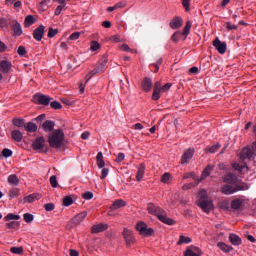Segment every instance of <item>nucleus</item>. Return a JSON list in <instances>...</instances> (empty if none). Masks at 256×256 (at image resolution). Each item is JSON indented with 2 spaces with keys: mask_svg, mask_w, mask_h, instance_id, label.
Returning a JSON list of instances; mask_svg holds the SVG:
<instances>
[{
  "mask_svg": "<svg viewBox=\"0 0 256 256\" xmlns=\"http://www.w3.org/2000/svg\"><path fill=\"white\" fill-rule=\"evenodd\" d=\"M126 205L127 202H125L123 199H117L110 206V211H117V209H122V207H125Z\"/></svg>",
  "mask_w": 256,
  "mask_h": 256,
  "instance_id": "19",
  "label": "nucleus"
},
{
  "mask_svg": "<svg viewBox=\"0 0 256 256\" xmlns=\"http://www.w3.org/2000/svg\"><path fill=\"white\" fill-rule=\"evenodd\" d=\"M63 7H65V2H62V5H59V6L55 9V15H61V11H63Z\"/></svg>",
  "mask_w": 256,
  "mask_h": 256,
  "instance_id": "59",
  "label": "nucleus"
},
{
  "mask_svg": "<svg viewBox=\"0 0 256 256\" xmlns=\"http://www.w3.org/2000/svg\"><path fill=\"white\" fill-rule=\"evenodd\" d=\"M228 239L231 245H233L234 247H239V245L243 243V240L241 239V237H239L237 234H234V233H231Z\"/></svg>",
  "mask_w": 256,
  "mask_h": 256,
  "instance_id": "18",
  "label": "nucleus"
},
{
  "mask_svg": "<svg viewBox=\"0 0 256 256\" xmlns=\"http://www.w3.org/2000/svg\"><path fill=\"white\" fill-rule=\"evenodd\" d=\"M101 47V45L99 44V42L97 41H92L91 42V51H97L99 48Z\"/></svg>",
  "mask_w": 256,
  "mask_h": 256,
  "instance_id": "54",
  "label": "nucleus"
},
{
  "mask_svg": "<svg viewBox=\"0 0 256 256\" xmlns=\"http://www.w3.org/2000/svg\"><path fill=\"white\" fill-rule=\"evenodd\" d=\"M163 87L161 86V82L157 81L154 84V91H162Z\"/></svg>",
  "mask_w": 256,
  "mask_h": 256,
  "instance_id": "63",
  "label": "nucleus"
},
{
  "mask_svg": "<svg viewBox=\"0 0 256 256\" xmlns=\"http://www.w3.org/2000/svg\"><path fill=\"white\" fill-rule=\"evenodd\" d=\"M63 205L64 207H69L70 205H73V198H71V196H66L63 199Z\"/></svg>",
  "mask_w": 256,
  "mask_h": 256,
  "instance_id": "41",
  "label": "nucleus"
},
{
  "mask_svg": "<svg viewBox=\"0 0 256 256\" xmlns=\"http://www.w3.org/2000/svg\"><path fill=\"white\" fill-rule=\"evenodd\" d=\"M20 190L18 188H13L9 191L10 199H15V197H19Z\"/></svg>",
  "mask_w": 256,
  "mask_h": 256,
  "instance_id": "39",
  "label": "nucleus"
},
{
  "mask_svg": "<svg viewBox=\"0 0 256 256\" xmlns=\"http://www.w3.org/2000/svg\"><path fill=\"white\" fill-rule=\"evenodd\" d=\"M141 87H142L143 91H145V93H149V91H151V89H153V80H151V78H149V77H145L142 80Z\"/></svg>",
  "mask_w": 256,
  "mask_h": 256,
  "instance_id": "15",
  "label": "nucleus"
},
{
  "mask_svg": "<svg viewBox=\"0 0 256 256\" xmlns=\"http://www.w3.org/2000/svg\"><path fill=\"white\" fill-rule=\"evenodd\" d=\"M192 25H193V22H191L190 20H188V21L186 22V25H185V27H184V29H183V33H182V35H184L185 39H186V37L189 35V33H190V31H191Z\"/></svg>",
  "mask_w": 256,
  "mask_h": 256,
  "instance_id": "32",
  "label": "nucleus"
},
{
  "mask_svg": "<svg viewBox=\"0 0 256 256\" xmlns=\"http://www.w3.org/2000/svg\"><path fill=\"white\" fill-rule=\"evenodd\" d=\"M122 235L126 241L127 247H131V245L135 243V236H133V232L131 230L124 228Z\"/></svg>",
  "mask_w": 256,
  "mask_h": 256,
  "instance_id": "10",
  "label": "nucleus"
},
{
  "mask_svg": "<svg viewBox=\"0 0 256 256\" xmlns=\"http://www.w3.org/2000/svg\"><path fill=\"white\" fill-rule=\"evenodd\" d=\"M8 183L10 185H19V178L17 177V175L12 174L8 177Z\"/></svg>",
  "mask_w": 256,
  "mask_h": 256,
  "instance_id": "37",
  "label": "nucleus"
},
{
  "mask_svg": "<svg viewBox=\"0 0 256 256\" xmlns=\"http://www.w3.org/2000/svg\"><path fill=\"white\" fill-rule=\"evenodd\" d=\"M19 225H21L19 222L17 221H12L6 224L8 229H17L19 228Z\"/></svg>",
  "mask_w": 256,
  "mask_h": 256,
  "instance_id": "45",
  "label": "nucleus"
},
{
  "mask_svg": "<svg viewBox=\"0 0 256 256\" xmlns=\"http://www.w3.org/2000/svg\"><path fill=\"white\" fill-rule=\"evenodd\" d=\"M182 5L185 9V11H189V7L191 5V0H181Z\"/></svg>",
  "mask_w": 256,
  "mask_h": 256,
  "instance_id": "57",
  "label": "nucleus"
},
{
  "mask_svg": "<svg viewBox=\"0 0 256 256\" xmlns=\"http://www.w3.org/2000/svg\"><path fill=\"white\" fill-rule=\"evenodd\" d=\"M148 213L155 215L165 225H175V220L167 217V212L154 204H148Z\"/></svg>",
  "mask_w": 256,
  "mask_h": 256,
  "instance_id": "2",
  "label": "nucleus"
},
{
  "mask_svg": "<svg viewBox=\"0 0 256 256\" xmlns=\"http://www.w3.org/2000/svg\"><path fill=\"white\" fill-rule=\"evenodd\" d=\"M12 67H13V64L9 60H1L0 61V73L7 75V73H9V71H11Z\"/></svg>",
  "mask_w": 256,
  "mask_h": 256,
  "instance_id": "14",
  "label": "nucleus"
},
{
  "mask_svg": "<svg viewBox=\"0 0 256 256\" xmlns=\"http://www.w3.org/2000/svg\"><path fill=\"white\" fill-rule=\"evenodd\" d=\"M11 253H14V255H22L23 254V247H12L10 249Z\"/></svg>",
  "mask_w": 256,
  "mask_h": 256,
  "instance_id": "43",
  "label": "nucleus"
},
{
  "mask_svg": "<svg viewBox=\"0 0 256 256\" xmlns=\"http://www.w3.org/2000/svg\"><path fill=\"white\" fill-rule=\"evenodd\" d=\"M57 33H59L58 29H53V28L50 27L49 31H48L49 39H53V37H55V35H57Z\"/></svg>",
  "mask_w": 256,
  "mask_h": 256,
  "instance_id": "49",
  "label": "nucleus"
},
{
  "mask_svg": "<svg viewBox=\"0 0 256 256\" xmlns=\"http://www.w3.org/2000/svg\"><path fill=\"white\" fill-rule=\"evenodd\" d=\"M33 23H35V18L33 17V15L26 16L24 20V27H31Z\"/></svg>",
  "mask_w": 256,
  "mask_h": 256,
  "instance_id": "33",
  "label": "nucleus"
},
{
  "mask_svg": "<svg viewBox=\"0 0 256 256\" xmlns=\"http://www.w3.org/2000/svg\"><path fill=\"white\" fill-rule=\"evenodd\" d=\"M191 243V238L187 237V236H184V235H181L179 237V240L177 242V245H183V244H189Z\"/></svg>",
  "mask_w": 256,
  "mask_h": 256,
  "instance_id": "35",
  "label": "nucleus"
},
{
  "mask_svg": "<svg viewBox=\"0 0 256 256\" xmlns=\"http://www.w3.org/2000/svg\"><path fill=\"white\" fill-rule=\"evenodd\" d=\"M120 49L122 50V51H126L127 53H133V50L131 49V48H129V45H127V44H123L121 47H120Z\"/></svg>",
  "mask_w": 256,
  "mask_h": 256,
  "instance_id": "62",
  "label": "nucleus"
},
{
  "mask_svg": "<svg viewBox=\"0 0 256 256\" xmlns=\"http://www.w3.org/2000/svg\"><path fill=\"white\" fill-rule=\"evenodd\" d=\"M50 184L51 187L57 188V186L59 185V183L57 182V176L53 175L50 177Z\"/></svg>",
  "mask_w": 256,
  "mask_h": 256,
  "instance_id": "51",
  "label": "nucleus"
},
{
  "mask_svg": "<svg viewBox=\"0 0 256 256\" xmlns=\"http://www.w3.org/2000/svg\"><path fill=\"white\" fill-rule=\"evenodd\" d=\"M83 199H85L86 201H91V199L93 198V192H85L84 194H82Z\"/></svg>",
  "mask_w": 256,
  "mask_h": 256,
  "instance_id": "53",
  "label": "nucleus"
},
{
  "mask_svg": "<svg viewBox=\"0 0 256 256\" xmlns=\"http://www.w3.org/2000/svg\"><path fill=\"white\" fill-rule=\"evenodd\" d=\"M25 131H28V133H35L37 131V124L33 122H28L24 125Z\"/></svg>",
  "mask_w": 256,
  "mask_h": 256,
  "instance_id": "31",
  "label": "nucleus"
},
{
  "mask_svg": "<svg viewBox=\"0 0 256 256\" xmlns=\"http://www.w3.org/2000/svg\"><path fill=\"white\" fill-rule=\"evenodd\" d=\"M21 219L20 215H15L13 213H9L7 216L4 217L5 221H19Z\"/></svg>",
  "mask_w": 256,
  "mask_h": 256,
  "instance_id": "36",
  "label": "nucleus"
},
{
  "mask_svg": "<svg viewBox=\"0 0 256 256\" xmlns=\"http://www.w3.org/2000/svg\"><path fill=\"white\" fill-rule=\"evenodd\" d=\"M12 123L15 127H25V119H21V118H14L12 120Z\"/></svg>",
  "mask_w": 256,
  "mask_h": 256,
  "instance_id": "34",
  "label": "nucleus"
},
{
  "mask_svg": "<svg viewBox=\"0 0 256 256\" xmlns=\"http://www.w3.org/2000/svg\"><path fill=\"white\" fill-rule=\"evenodd\" d=\"M81 33L79 32H74L70 35L69 39L70 41H77V39H79Z\"/></svg>",
  "mask_w": 256,
  "mask_h": 256,
  "instance_id": "58",
  "label": "nucleus"
},
{
  "mask_svg": "<svg viewBox=\"0 0 256 256\" xmlns=\"http://www.w3.org/2000/svg\"><path fill=\"white\" fill-rule=\"evenodd\" d=\"M44 208L46 211H53V209H55V204L53 203H47L44 205Z\"/></svg>",
  "mask_w": 256,
  "mask_h": 256,
  "instance_id": "61",
  "label": "nucleus"
},
{
  "mask_svg": "<svg viewBox=\"0 0 256 256\" xmlns=\"http://www.w3.org/2000/svg\"><path fill=\"white\" fill-rule=\"evenodd\" d=\"M109 229V225L107 224H95L92 226V233H103V231H107Z\"/></svg>",
  "mask_w": 256,
  "mask_h": 256,
  "instance_id": "20",
  "label": "nucleus"
},
{
  "mask_svg": "<svg viewBox=\"0 0 256 256\" xmlns=\"http://www.w3.org/2000/svg\"><path fill=\"white\" fill-rule=\"evenodd\" d=\"M127 3L125 1H121L116 3L114 6H110L107 8L108 13H112V11H117V9H123Z\"/></svg>",
  "mask_w": 256,
  "mask_h": 256,
  "instance_id": "28",
  "label": "nucleus"
},
{
  "mask_svg": "<svg viewBox=\"0 0 256 256\" xmlns=\"http://www.w3.org/2000/svg\"><path fill=\"white\" fill-rule=\"evenodd\" d=\"M231 209H234V211H241L243 209V200L236 198L231 202Z\"/></svg>",
  "mask_w": 256,
  "mask_h": 256,
  "instance_id": "23",
  "label": "nucleus"
},
{
  "mask_svg": "<svg viewBox=\"0 0 256 256\" xmlns=\"http://www.w3.org/2000/svg\"><path fill=\"white\" fill-rule=\"evenodd\" d=\"M239 27L231 22H226V29L227 31H237Z\"/></svg>",
  "mask_w": 256,
  "mask_h": 256,
  "instance_id": "47",
  "label": "nucleus"
},
{
  "mask_svg": "<svg viewBox=\"0 0 256 256\" xmlns=\"http://www.w3.org/2000/svg\"><path fill=\"white\" fill-rule=\"evenodd\" d=\"M42 129L46 132V133H51V131H53V129H55V122L51 121V120H46L43 124H42Z\"/></svg>",
  "mask_w": 256,
  "mask_h": 256,
  "instance_id": "21",
  "label": "nucleus"
},
{
  "mask_svg": "<svg viewBox=\"0 0 256 256\" xmlns=\"http://www.w3.org/2000/svg\"><path fill=\"white\" fill-rule=\"evenodd\" d=\"M50 107L52 108V109H62V105H61V103L59 102V101H52L51 103H50Z\"/></svg>",
  "mask_w": 256,
  "mask_h": 256,
  "instance_id": "50",
  "label": "nucleus"
},
{
  "mask_svg": "<svg viewBox=\"0 0 256 256\" xmlns=\"http://www.w3.org/2000/svg\"><path fill=\"white\" fill-rule=\"evenodd\" d=\"M107 175H109V169L103 168L101 171L100 179H102V180L105 179L107 177Z\"/></svg>",
  "mask_w": 256,
  "mask_h": 256,
  "instance_id": "60",
  "label": "nucleus"
},
{
  "mask_svg": "<svg viewBox=\"0 0 256 256\" xmlns=\"http://www.w3.org/2000/svg\"><path fill=\"white\" fill-rule=\"evenodd\" d=\"M198 206L204 211V213H211L213 211V201L209 199L207 191L201 190L199 192Z\"/></svg>",
  "mask_w": 256,
  "mask_h": 256,
  "instance_id": "4",
  "label": "nucleus"
},
{
  "mask_svg": "<svg viewBox=\"0 0 256 256\" xmlns=\"http://www.w3.org/2000/svg\"><path fill=\"white\" fill-rule=\"evenodd\" d=\"M64 140L65 134L62 130H55L48 136V143L53 149H61Z\"/></svg>",
  "mask_w": 256,
  "mask_h": 256,
  "instance_id": "3",
  "label": "nucleus"
},
{
  "mask_svg": "<svg viewBox=\"0 0 256 256\" xmlns=\"http://www.w3.org/2000/svg\"><path fill=\"white\" fill-rule=\"evenodd\" d=\"M219 149H221V144L217 143L213 146H211L210 148H208L209 153H217V151H219Z\"/></svg>",
  "mask_w": 256,
  "mask_h": 256,
  "instance_id": "46",
  "label": "nucleus"
},
{
  "mask_svg": "<svg viewBox=\"0 0 256 256\" xmlns=\"http://www.w3.org/2000/svg\"><path fill=\"white\" fill-rule=\"evenodd\" d=\"M215 169L214 165L208 164L202 172L201 179H207L211 175V171Z\"/></svg>",
  "mask_w": 256,
  "mask_h": 256,
  "instance_id": "25",
  "label": "nucleus"
},
{
  "mask_svg": "<svg viewBox=\"0 0 256 256\" xmlns=\"http://www.w3.org/2000/svg\"><path fill=\"white\" fill-rule=\"evenodd\" d=\"M85 217H87V212H80L79 214H77L76 216H74L71 221H70V225L71 227H77V225H79L81 222H83V220L85 219Z\"/></svg>",
  "mask_w": 256,
  "mask_h": 256,
  "instance_id": "11",
  "label": "nucleus"
},
{
  "mask_svg": "<svg viewBox=\"0 0 256 256\" xmlns=\"http://www.w3.org/2000/svg\"><path fill=\"white\" fill-rule=\"evenodd\" d=\"M107 61H108L107 55H104L101 58L100 63L96 68L100 73H103V71H105V67H107Z\"/></svg>",
  "mask_w": 256,
  "mask_h": 256,
  "instance_id": "26",
  "label": "nucleus"
},
{
  "mask_svg": "<svg viewBox=\"0 0 256 256\" xmlns=\"http://www.w3.org/2000/svg\"><path fill=\"white\" fill-rule=\"evenodd\" d=\"M220 209H224L225 211L229 210V200H223L219 202Z\"/></svg>",
  "mask_w": 256,
  "mask_h": 256,
  "instance_id": "44",
  "label": "nucleus"
},
{
  "mask_svg": "<svg viewBox=\"0 0 256 256\" xmlns=\"http://www.w3.org/2000/svg\"><path fill=\"white\" fill-rule=\"evenodd\" d=\"M2 155L3 157H12L13 156V151H11L9 148H4L2 150Z\"/></svg>",
  "mask_w": 256,
  "mask_h": 256,
  "instance_id": "52",
  "label": "nucleus"
},
{
  "mask_svg": "<svg viewBox=\"0 0 256 256\" xmlns=\"http://www.w3.org/2000/svg\"><path fill=\"white\" fill-rule=\"evenodd\" d=\"M222 180L223 183H228V185H237L238 178L237 175L229 172L222 177Z\"/></svg>",
  "mask_w": 256,
  "mask_h": 256,
  "instance_id": "12",
  "label": "nucleus"
},
{
  "mask_svg": "<svg viewBox=\"0 0 256 256\" xmlns=\"http://www.w3.org/2000/svg\"><path fill=\"white\" fill-rule=\"evenodd\" d=\"M23 217H24V221H25L26 223H33V219H35V217L33 216V214H30V213H25V214L23 215Z\"/></svg>",
  "mask_w": 256,
  "mask_h": 256,
  "instance_id": "42",
  "label": "nucleus"
},
{
  "mask_svg": "<svg viewBox=\"0 0 256 256\" xmlns=\"http://www.w3.org/2000/svg\"><path fill=\"white\" fill-rule=\"evenodd\" d=\"M217 247H219L223 253H231V251H233L232 246L225 244V242H218Z\"/></svg>",
  "mask_w": 256,
  "mask_h": 256,
  "instance_id": "29",
  "label": "nucleus"
},
{
  "mask_svg": "<svg viewBox=\"0 0 256 256\" xmlns=\"http://www.w3.org/2000/svg\"><path fill=\"white\" fill-rule=\"evenodd\" d=\"M17 53L18 55H20V57H23L24 55H27V50L25 49L24 46H19Z\"/></svg>",
  "mask_w": 256,
  "mask_h": 256,
  "instance_id": "55",
  "label": "nucleus"
},
{
  "mask_svg": "<svg viewBox=\"0 0 256 256\" xmlns=\"http://www.w3.org/2000/svg\"><path fill=\"white\" fill-rule=\"evenodd\" d=\"M11 137L17 143H21V141H23V133H21L19 130L12 131Z\"/></svg>",
  "mask_w": 256,
  "mask_h": 256,
  "instance_id": "27",
  "label": "nucleus"
},
{
  "mask_svg": "<svg viewBox=\"0 0 256 256\" xmlns=\"http://www.w3.org/2000/svg\"><path fill=\"white\" fill-rule=\"evenodd\" d=\"M213 47H215L216 51L220 53V55H225L227 51V42H221L219 37H216L212 42Z\"/></svg>",
  "mask_w": 256,
  "mask_h": 256,
  "instance_id": "8",
  "label": "nucleus"
},
{
  "mask_svg": "<svg viewBox=\"0 0 256 256\" xmlns=\"http://www.w3.org/2000/svg\"><path fill=\"white\" fill-rule=\"evenodd\" d=\"M12 29L16 37H21V35H23V28L21 27V24L19 22L14 21L12 24Z\"/></svg>",
  "mask_w": 256,
  "mask_h": 256,
  "instance_id": "22",
  "label": "nucleus"
},
{
  "mask_svg": "<svg viewBox=\"0 0 256 256\" xmlns=\"http://www.w3.org/2000/svg\"><path fill=\"white\" fill-rule=\"evenodd\" d=\"M52 100L53 98L41 93H37L33 96V102L36 103V105H44L45 107H47Z\"/></svg>",
  "mask_w": 256,
  "mask_h": 256,
  "instance_id": "7",
  "label": "nucleus"
},
{
  "mask_svg": "<svg viewBox=\"0 0 256 256\" xmlns=\"http://www.w3.org/2000/svg\"><path fill=\"white\" fill-rule=\"evenodd\" d=\"M136 230L142 235L143 237H151L155 231L153 228H148L145 222H138L136 224Z\"/></svg>",
  "mask_w": 256,
  "mask_h": 256,
  "instance_id": "6",
  "label": "nucleus"
},
{
  "mask_svg": "<svg viewBox=\"0 0 256 256\" xmlns=\"http://www.w3.org/2000/svg\"><path fill=\"white\" fill-rule=\"evenodd\" d=\"M255 156H256V153L253 150L252 146L244 147L239 154L240 162L234 163L232 165L233 169H235V171H243V169H247V162L245 161H251V159H253V157Z\"/></svg>",
  "mask_w": 256,
  "mask_h": 256,
  "instance_id": "1",
  "label": "nucleus"
},
{
  "mask_svg": "<svg viewBox=\"0 0 256 256\" xmlns=\"http://www.w3.org/2000/svg\"><path fill=\"white\" fill-rule=\"evenodd\" d=\"M183 34L179 31L175 32L172 36H171V40L174 42V43H179V39H181V36Z\"/></svg>",
  "mask_w": 256,
  "mask_h": 256,
  "instance_id": "40",
  "label": "nucleus"
},
{
  "mask_svg": "<svg viewBox=\"0 0 256 256\" xmlns=\"http://www.w3.org/2000/svg\"><path fill=\"white\" fill-rule=\"evenodd\" d=\"M33 37L35 41H41L45 37V26L40 25L33 31Z\"/></svg>",
  "mask_w": 256,
  "mask_h": 256,
  "instance_id": "13",
  "label": "nucleus"
},
{
  "mask_svg": "<svg viewBox=\"0 0 256 256\" xmlns=\"http://www.w3.org/2000/svg\"><path fill=\"white\" fill-rule=\"evenodd\" d=\"M35 199L39 200V195L30 194L24 198V201H26L27 203H33V201H35Z\"/></svg>",
  "mask_w": 256,
  "mask_h": 256,
  "instance_id": "38",
  "label": "nucleus"
},
{
  "mask_svg": "<svg viewBox=\"0 0 256 256\" xmlns=\"http://www.w3.org/2000/svg\"><path fill=\"white\" fill-rule=\"evenodd\" d=\"M246 189H249V187H247L245 183L225 184L222 186L221 191L223 195H233V193H237V191H246Z\"/></svg>",
  "mask_w": 256,
  "mask_h": 256,
  "instance_id": "5",
  "label": "nucleus"
},
{
  "mask_svg": "<svg viewBox=\"0 0 256 256\" xmlns=\"http://www.w3.org/2000/svg\"><path fill=\"white\" fill-rule=\"evenodd\" d=\"M184 256H201V249H199V247L190 246L184 252Z\"/></svg>",
  "mask_w": 256,
  "mask_h": 256,
  "instance_id": "17",
  "label": "nucleus"
},
{
  "mask_svg": "<svg viewBox=\"0 0 256 256\" xmlns=\"http://www.w3.org/2000/svg\"><path fill=\"white\" fill-rule=\"evenodd\" d=\"M32 148L34 151H39V153H43L45 149V138L43 136L37 137L32 143Z\"/></svg>",
  "mask_w": 256,
  "mask_h": 256,
  "instance_id": "9",
  "label": "nucleus"
},
{
  "mask_svg": "<svg viewBox=\"0 0 256 256\" xmlns=\"http://www.w3.org/2000/svg\"><path fill=\"white\" fill-rule=\"evenodd\" d=\"M152 99L153 101H159L161 99V91L153 90Z\"/></svg>",
  "mask_w": 256,
  "mask_h": 256,
  "instance_id": "48",
  "label": "nucleus"
},
{
  "mask_svg": "<svg viewBox=\"0 0 256 256\" xmlns=\"http://www.w3.org/2000/svg\"><path fill=\"white\" fill-rule=\"evenodd\" d=\"M145 175V164H140L138 167L136 180L141 181Z\"/></svg>",
  "mask_w": 256,
  "mask_h": 256,
  "instance_id": "30",
  "label": "nucleus"
},
{
  "mask_svg": "<svg viewBox=\"0 0 256 256\" xmlns=\"http://www.w3.org/2000/svg\"><path fill=\"white\" fill-rule=\"evenodd\" d=\"M124 160H125V154L119 153L117 158H116V162L121 163V161H124Z\"/></svg>",
  "mask_w": 256,
  "mask_h": 256,
  "instance_id": "64",
  "label": "nucleus"
},
{
  "mask_svg": "<svg viewBox=\"0 0 256 256\" xmlns=\"http://www.w3.org/2000/svg\"><path fill=\"white\" fill-rule=\"evenodd\" d=\"M169 25L171 29H181L183 26V18L176 16L170 21Z\"/></svg>",
  "mask_w": 256,
  "mask_h": 256,
  "instance_id": "16",
  "label": "nucleus"
},
{
  "mask_svg": "<svg viewBox=\"0 0 256 256\" xmlns=\"http://www.w3.org/2000/svg\"><path fill=\"white\" fill-rule=\"evenodd\" d=\"M169 179H171V174L169 173H164L161 177L162 183H169Z\"/></svg>",
  "mask_w": 256,
  "mask_h": 256,
  "instance_id": "56",
  "label": "nucleus"
},
{
  "mask_svg": "<svg viewBox=\"0 0 256 256\" xmlns=\"http://www.w3.org/2000/svg\"><path fill=\"white\" fill-rule=\"evenodd\" d=\"M193 153H194L193 149H188L185 151L181 159L182 165H184V163H188V161L193 158Z\"/></svg>",
  "mask_w": 256,
  "mask_h": 256,
  "instance_id": "24",
  "label": "nucleus"
}]
</instances>
